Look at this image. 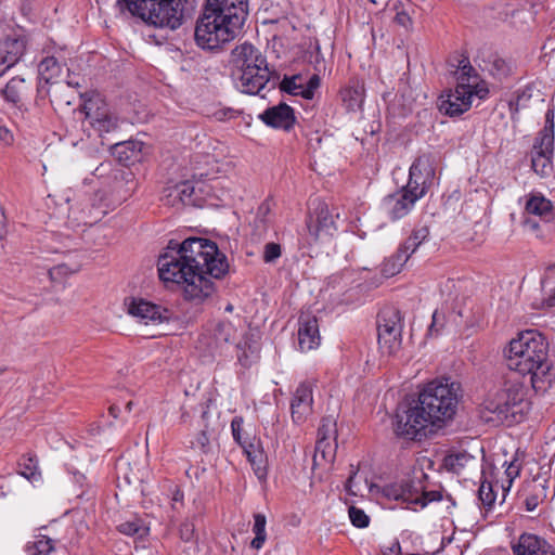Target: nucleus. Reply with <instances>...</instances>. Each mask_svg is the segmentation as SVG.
Segmentation results:
<instances>
[{"instance_id": "f257e3e1", "label": "nucleus", "mask_w": 555, "mask_h": 555, "mask_svg": "<svg viewBox=\"0 0 555 555\" xmlns=\"http://www.w3.org/2000/svg\"><path fill=\"white\" fill-rule=\"evenodd\" d=\"M157 267L164 283L183 285L185 299L196 305L209 299L216 292L214 280L229 272L227 256L215 242L202 237H190L175 246L170 242Z\"/></svg>"}, {"instance_id": "f03ea898", "label": "nucleus", "mask_w": 555, "mask_h": 555, "mask_svg": "<svg viewBox=\"0 0 555 555\" xmlns=\"http://www.w3.org/2000/svg\"><path fill=\"white\" fill-rule=\"evenodd\" d=\"M461 386L449 378L428 383L420 392L416 404L397 414L395 431L409 440H421L429 425L451 420L456 413Z\"/></svg>"}, {"instance_id": "7ed1b4c3", "label": "nucleus", "mask_w": 555, "mask_h": 555, "mask_svg": "<svg viewBox=\"0 0 555 555\" xmlns=\"http://www.w3.org/2000/svg\"><path fill=\"white\" fill-rule=\"evenodd\" d=\"M505 358L509 370L530 375L537 391H544L551 386L555 374L548 360V344L542 334L535 331L520 333L511 340Z\"/></svg>"}, {"instance_id": "20e7f679", "label": "nucleus", "mask_w": 555, "mask_h": 555, "mask_svg": "<svg viewBox=\"0 0 555 555\" xmlns=\"http://www.w3.org/2000/svg\"><path fill=\"white\" fill-rule=\"evenodd\" d=\"M436 164L437 158L431 153L422 154L413 162L406 185L382 202V208L390 220L409 215L415 203L426 195L436 175Z\"/></svg>"}, {"instance_id": "39448f33", "label": "nucleus", "mask_w": 555, "mask_h": 555, "mask_svg": "<svg viewBox=\"0 0 555 555\" xmlns=\"http://www.w3.org/2000/svg\"><path fill=\"white\" fill-rule=\"evenodd\" d=\"M120 12L128 11L156 28L176 30L191 17L196 0H117Z\"/></svg>"}, {"instance_id": "423d86ee", "label": "nucleus", "mask_w": 555, "mask_h": 555, "mask_svg": "<svg viewBox=\"0 0 555 555\" xmlns=\"http://www.w3.org/2000/svg\"><path fill=\"white\" fill-rule=\"evenodd\" d=\"M235 87L246 94H259L268 83L275 87L279 76L271 72L266 56L249 42L236 46L231 52Z\"/></svg>"}, {"instance_id": "0eeeda50", "label": "nucleus", "mask_w": 555, "mask_h": 555, "mask_svg": "<svg viewBox=\"0 0 555 555\" xmlns=\"http://www.w3.org/2000/svg\"><path fill=\"white\" fill-rule=\"evenodd\" d=\"M426 479L427 475L416 469L411 478L384 486L382 493L388 500L399 502L402 508L420 512L428 504L443 499L442 490L427 489Z\"/></svg>"}, {"instance_id": "6e6552de", "label": "nucleus", "mask_w": 555, "mask_h": 555, "mask_svg": "<svg viewBox=\"0 0 555 555\" xmlns=\"http://www.w3.org/2000/svg\"><path fill=\"white\" fill-rule=\"evenodd\" d=\"M243 25L234 23L214 12L203 10L195 26L196 44L204 50H217L232 41L241 31Z\"/></svg>"}, {"instance_id": "1a4fd4ad", "label": "nucleus", "mask_w": 555, "mask_h": 555, "mask_svg": "<svg viewBox=\"0 0 555 555\" xmlns=\"http://www.w3.org/2000/svg\"><path fill=\"white\" fill-rule=\"evenodd\" d=\"M82 109L91 130L102 140L107 134L115 133L120 127L119 117L111 111L106 102L99 94H93L86 99Z\"/></svg>"}, {"instance_id": "9d476101", "label": "nucleus", "mask_w": 555, "mask_h": 555, "mask_svg": "<svg viewBox=\"0 0 555 555\" xmlns=\"http://www.w3.org/2000/svg\"><path fill=\"white\" fill-rule=\"evenodd\" d=\"M402 318L395 307L383 308L377 315V339L385 354L396 353L401 346Z\"/></svg>"}, {"instance_id": "9b49d317", "label": "nucleus", "mask_w": 555, "mask_h": 555, "mask_svg": "<svg viewBox=\"0 0 555 555\" xmlns=\"http://www.w3.org/2000/svg\"><path fill=\"white\" fill-rule=\"evenodd\" d=\"M524 215L522 224L531 232L538 231L540 223H555V208L552 202L540 193L526 196Z\"/></svg>"}, {"instance_id": "f8f14e48", "label": "nucleus", "mask_w": 555, "mask_h": 555, "mask_svg": "<svg viewBox=\"0 0 555 555\" xmlns=\"http://www.w3.org/2000/svg\"><path fill=\"white\" fill-rule=\"evenodd\" d=\"M474 96L475 92L467 89V86L456 85L454 90L440 96L439 111L451 117L460 116L470 108Z\"/></svg>"}, {"instance_id": "ddd939ff", "label": "nucleus", "mask_w": 555, "mask_h": 555, "mask_svg": "<svg viewBox=\"0 0 555 555\" xmlns=\"http://www.w3.org/2000/svg\"><path fill=\"white\" fill-rule=\"evenodd\" d=\"M456 85L467 86V89L475 92L476 98L485 100L489 94V88L486 81L479 78L477 70L472 66L468 57L462 56L457 61L454 72Z\"/></svg>"}, {"instance_id": "4468645a", "label": "nucleus", "mask_w": 555, "mask_h": 555, "mask_svg": "<svg viewBox=\"0 0 555 555\" xmlns=\"http://www.w3.org/2000/svg\"><path fill=\"white\" fill-rule=\"evenodd\" d=\"M208 12H214L227 17L234 23L244 25L248 15L247 0H206L204 7Z\"/></svg>"}, {"instance_id": "2eb2a0df", "label": "nucleus", "mask_w": 555, "mask_h": 555, "mask_svg": "<svg viewBox=\"0 0 555 555\" xmlns=\"http://www.w3.org/2000/svg\"><path fill=\"white\" fill-rule=\"evenodd\" d=\"M128 313L144 324H158L169 320V312L157 305L143 299L132 298L128 304Z\"/></svg>"}, {"instance_id": "dca6fc26", "label": "nucleus", "mask_w": 555, "mask_h": 555, "mask_svg": "<svg viewBox=\"0 0 555 555\" xmlns=\"http://www.w3.org/2000/svg\"><path fill=\"white\" fill-rule=\"evenodd\" d=\"M514 555H555V548L542 537L522 533L512 545Z\"/></svg>"}, {"instance_id": "f3484780", "label": "nucleus", "mask_w": 555, "mask_h": 555, "mask_svg": "<svg viewBox=\"0 0 555 555\" xmlns=\"http://www.w3.org/2000/svg\"><path fill=\"white\" fill-rule=\"evenodd\" d=\"M312 385L308 382L301 383L297 387L291 403L293 421L297 424L305 422L312 413Z\"/></svg>"}, {"instance_id": "a211bd4d", "label": "nucleus", "mask_w": 555, "mask_h": 555, "mask_svg": "<svg viewBox=\"0 0 555 555\" xmlns=\"http://www.w3.org/2000/svg\"><path fill=\"white\" fill-rule=\"evenodd\" d=\"M318 320L314 315L302 313L298 320V345L301 351H310L320 345Z\"/></svg>"}, {"instance_id": "6ab92c4d", "label": "nucleus", "mask_w": 555, "mask_h": 555, "mask_svg": "<svg viewBox=\"0 0 555 555\" xmlns=\"http://www.w3.org/2000/svg\"><path fill=\"white\" fill-rule=\"evenodd\" d=\"M260 118L266 125L286 131L291 130L296 121L294 109L285 103L267 108Z\"/></svg>"}, {"instance_id": "aec40b11", "label": "nucleus", "mask_w": 555, "mask_h": 555, "mask_svg": "<svg viewBox=\"0 0 555 555\" xmlns=\"http://www.w3.org/2000/svg\"><path fill=\"white\" fill-rule=\"evenodd\" d=\"M314 215V217H310L307 223L309 234L314 240H319L322 235H332L335 230V222L327 205L320 203Z\"/></svg>"}, {"instance_id": "412c9836", "label": "nucleus", "mask_w": 555, "mask_h": 555, "mask_svg": "<svg viewBox=\"0 0 555 555\" xmlns=\"http://www.w3.org/2000/svg\"><path fill=\"white\" fill-rule=\"evenodd\" d=\"M25 52L22 38H5L0 42V76L16 64Z\"/></svg>"}, {"instance_id": "4be33fe9", "label": "nucleus", "mask_w": 555, "mask_h": 555, "mask_svg": "<svg viewBox=\"0 0 555 555\" xmlns=\"http://www.w3.org/2000/svg\"><path fill=\"white\" fill-rule=\"evenodd\" d=\"M242 449L257 478L259 480H264L268 475V461L261 442L256 438H253L247 443H244Z\"/></svg>"}, {"instance_id": "5701e85b", "label": "nucleus", "mask_w": 555, "mask_h": 555, "mask_svg": "<svg viewBox=\"0 0 555 555\" xmlns=\"http://www.w3.org/2000/svg\"><path fill=\"white\" fill-rule=\"evenodd\" d=\"M548 492V481L546 479L534 478L524 488L521 498L527 512H533L542 504Z\"/></svg>"}, {"instance_id": "b1692460", "label": "nucleus", "mask_w": 555, "mask_h": 555, "mask_svg": "<svg viewBox=\"0 0 555 555\" xmlns=\"http://www.w3.org/2000/svg\"><path fill=\"white\" fill-rule=\"evenodd\" d=\"M144 144L138 140H128L111 144L112 154L119 163L128 166L140 162Z\"/></svg>"}, {"instance_id": "393cba45", "label": "nucleus", "mask_w": 555, "mask_h": 555, "mask_svg": "<svg viewBox=\"0 0 555 555\" xmlns=\"http://www.w3.org/2000/svg\"><path fill=\"white\" fill-rule=\"evenodd\" d=\"M554 145L552 147L544 146L540 142L534 141L531 153V165L534 172L541 177L548 176L552 171V156Z\"/></svg>"}, {"instance_id": "a878e982", "label": "nucleus", "mask_w": 555, "mask_h": 555, "mask_svg": "<svg viewBox=\"0 0 555 555\" xmlns=\"http://www.w3.org/2000/svg\"><path fill=\"white\" fill-rule=\"evenodd\" d=\"M337 443L325 438H318L313 454V468L332 464L335 460Z\"/></svg>"}, {"instance_id": "bb28decb", "label": "nucleus", "mask_w": 555, "mask_h": 555, "mask_svg": "<svg viewBox=\"0 0 555 555\" xmlns=\"http://www.w3.org/2000/svg\"><path fill=\"white\" fill-rule=\"evenodd\" d=\"M18 474L29 480L31 483L41 481V470L39 468L38 459L33 453L23 454L18 462Z\"/></svg>"}, {"instance_id": "cd10ccee", "label": "nucleus", "mask_w": 555, "mask_h": 555, "mask_svg": "<svg viewBox=\"0 0 555 555\" xmlns=\"http://www.w3.org/2000/svg\"><path fill=\"white\" fill-rule=\"evenodd\" d=\"M524 456L525 453L517 450L513 456V459L507 463H504L505 468V480L502 481L501 489L503 499L505 494L512 488L514 480L520 475L524 465Z\"/></svg>"}, {"instance_id": "c85d7f7f", "label": "nucleus", "mask_w": 555, "mask_h": 555, "mask_svg": "<svg viewBox=\"0 0 555 555\" xmlns=\"http://www.w3.org/2000/svg\"><path fill=\"white\" fill-rule=\"evenodd\" d=\"M500 15H502L504 20H511L514 26L528 23V21L532 18V12L527 9L526 5L518 9L515 2L506 4V8L500 12Z\"/></svg>"}, {"instance_id": "c756f323", "label": "nucleus", "mask_w": 555, "mask_h": 555, "mask_svg": "<svg viewBox=\"0 0 555 555\" xmlns=\"http://www.w3.org/2000/svg\"><path fill=\"white\" fill-rule=\"evenodd\" d=\"M55 548V541L51 538L38 534L34 541H30L26 545V553L28 555H51Z\"/></svg>"}, {"instance_id": "7c9ffc66", "label": "nucleus", "mask_w": 555, "mask_h": 555, "mask_svg": "<svg viewBox=\"0 0 555 555\" xmlns=\"http://www.w3.org/2000/svg\"><path fill=\"white\" fill-rule=\"evenodd\" d=\"M26 90L25 79L22 77H13L7 86L1 90L5 101L17 104Z\"/></svg>"}, {"instance_id": "2f4dec72", "label": "nucleus", "mask_w": 555, "mask_h": 555, "mask_svg": "<svg viewBox=\"0 0 555 555\" xmlns=\"http://www.w3.org/2000/svg\"><path fill=\"white\" fill-rule=\"evenodd\" d=\"M266 525L267 519L263 514L257 513L254 515V525L251 530L255 538L251 540L250 546L255 550H260L267 540Z\"/></svg>"}, {"instance_id": "473e14b6", "label": "nucleus", "mask_w": 555, "mask_h": 555, "mask_svg": "<svg viewBox=\"0 0 555 555\" xmlns=\"http://www.w3.org/2000/svg\"><path fill=\"white\" fill-rule=\"evenodd\" d=\"M406 261V255L399 254L398 251H396V254L385 259V261L383 262L380 267V272L383 276L391 278L398 274Z\"/></svg>"}, {"instance_id": "72a5a7b5", "label": "nucleus", "mask_w": 555, "mask_h": 555, "mask_svg": "<svg viewBox=\"0 0 555 555\" xmlns=\"http://www.w3.org/2000/svg\"><path fill=\"white\" fill-rule=\"evenodd\" d=\"M554 111L548 109L545 114V125L543 129L539 132L538 137L535 138L537 142H540V144L552 147L554 145Z\"/></svg>"}, {"instance_id": "f704fd0d", "label": "nucleus", "mask_w": 555, "mask_h": 555, "mask_svg": "<svg viewBox=\"0 0 555 555\" xmlns=\"http://www.w3.org/2000/svg\"><path fill=\"white\" fill-rule=\"evenodd\" d=\"M60 64L54 56H48L43 59L38 66L41 78L47 82L56 77L60 73Z\"/></svg>"}, {"instance_id": "c9c22d12", "label": "nucleus", "mask_w": 555, "mask_h": 555, "mask_svg": "<svg viewBox=\"0 0 555 555\" xmlns=\"http://www.w3.org/2000/svg\"><path fill=\"white\" fill-rule=\"evenodd\" d=\"M485 69L495 78L506 77L509 73L508 64L501 57L494 55L486 64Z\"/></svg>"}, {"instance_id": "e433bc0d", "label": "nucleus", "mask_w": 555, "mask_h": 555, "mask_svg": "<svg viewBox=\"0 0 555 555\" xmlns=\"http://www.w3.org/2000/svg\"><path fill=\"white\" fill-rule=\"evenodd\" d=\"M468 461L469 455L466 453L449 454L443 460V466L449 472L460 474Z\"/></svg>"}, {"instance_id": "4c0bfd02", "label": "nucleus", "mask_w": 555, "mask_h": 555, "mask_svg": "<svg viewBox=\"0 0 555 555\" xmlns=\"http://www.w3.org/2000/svg\"><path fill=\"white\" fill-rule=\"evenodd\" d=\"M478 499L483 507L491 508L496 500V492L492 482L482 480L478 489Z\"/></svg>"}, {"instance_id": "58836bf2", "label": "nucleus", "mask_w": 555, "mask_h": 555, "mask_svg": "<svg viewBox=\"0 0 555 555\" xmlns=\"http://www.w3.org/2000/svg\"><path fill=\"white\" fill-rule=\"evenodd\" d=\"M512 389H507L506 392L502 393V397L506 396V399H504L503 403H498L495 405V409L493 410L494 413H496L499 416L506 414L509 412L512 408H514L518 402L522 400V393L519 391H515L513 393V397L511 398L509 392Z\"/></svg>"}, {"instance_id": "ea45409f", "label": "nucleus", "mask_w": 555, "mask_h": 555, "mask_svg": "<svg viewBox=\"0 0 555 555\" xmlns=\"http://www.w3.org/2000/svg\"><path fill=\"white\" fill-rule=\"evenodd\" d=\"M119 532L127 535H139L140 538L147 534L149 528L139 519L128 520L118 526Z\"/></svg>"}, {"instance_id": "a19ab883", "label": "nucleus", "mask_w": 555, "mask_h": 555, "mask_svg": "<svg viewBox=\"0 0 555 555\" xmlns=\"http://www.w3.org/2000/svg\"><path fill=\"white\" fill-rule=\"evenodd\" d=\"M235 328L230 322H219L214 330L217 343H229L235 335Z\"/></svg>"}, {"instance_id": "79ce46f5", "label": "nucleus", "mask_w": 555, "mask_h": 555, "mask_svg": "<svg viewBox=\"0 0 555 555\" xmlns=\"http://www.w3.org/2000/svg\"><path fill=\"white\" fill-rule=\"evenodd\" d=\"M336 434V422L332 417L322 418L321 425L318 429V438H325L335 441Z\"/></svg>"}, {"instance_id": "37998d69", "label": "nucleus", "mask_w": 555, "mask_h": 555, "mask_svg": "<svg viewBox=\"0 0 555 555\" xmlns=\"http://www.w3.org/2000/svg\"><path fill=\"white\" fill-rule=\"evenodd\" d=\"M297 80H300V77L293 76L291 78L285 77L281 83L280 88L282 91H285L293 95H301L304 98L305 89L301 83H297Z\"/></svg>"}, {"instance_id": "c03bdc74", "label": "nucleus", "mask_w": 555, "mask_h": 555, "mask_svg": "<svg viewBox=\"0 0 555 555\" xmlns=\"http://www.w3.org/2000/svg\"><path fill=\"white\" fill-rule=\"evenodd\" d=\"M447 319L446 314L440 310H435L431 318V323L428 327V335L431 337H437L441 334Z\"/></svg>"}, {"instance_id": "a18cd8bd", "label": "nucleus", "mask_w": 555, "mask_h": 555, "mask_svg": "<svg viewBox=\"0 0 555 555\" xmlns=\"http://www.w3.org/2000/svg\"><path fill=\"white\" fill-rule=\"evenodd\" d=\"M173 192L183 204H190L194 194V186L190 181H183L175 186Z\"/></svg>"}, {"instance_id": "49530a36", "label": "nucleus", "mask_w": 555, "mask_h": 555, "mask_svg": "<svg viewBox=\"0 0 555 555\" xmlns=\"http://www.w3.org/2000/svg\"><path fill=\"white\" fill-rule=\"evenodd\" d=\"M349 518L351 524L358 528H365L369 526V516L360 508L356 506L349 507Z\"/></svg>"}, {"instance_id": "de8ad7c7", "label": "nucleus", "mask_w": 555, "mask_h": 555, "mask_svg": "<svg viewBox=\"0 0 555 555\" xmlns=\"http://www.w3.org/2000/svg\"><path fill=\"white\" fill-rule=\"evenodd\" d=\"M282 248L278 243H267L263 247V261L266 263H273L281 257Z\"/></svg>"}, {"instance_id": "09e8293b", "label": "nucleus", "mask_w": 555, "mask_h": 555, "mask_svg": "<svg viewBox=\"0 0 555 555\" xmlns=\"http://www.w3.org/2000/svg\"><path fill=\"white\" fill-rule=\"evenodd\" d=\"M231 429L234 440L243 447L244 443H247L249 440L243 438V418L234 417L231 422Z\"/></svg>"}, {"instance_id": "8fccbe9b", "label": "nucleus", "mask_w": 555, "mask_h": 555, "mask_svg": "<svg viewBox=\"0 0 555 555\" xmlns=\"http://www.w3.org/2000/svg\"><path fill=\"white\" fill-rule=\"evenodd\" d=\"M418 244H416L411 237H408L398 248L399 254L406 255V260L416 251L418 248Z\"/></svg>"}, {"instance_id": "3c124183", "label": "nucleus", "mask_w": 555, "mask_h": 555, "mask_svg": "<svg viewBox=\"0 0 555 555\" xmlns=\"http://www.w3.org/2000/svg\"><path fill=\"white\" fill-rule=\"evenodd\" d=\"M179 532H180V538L183 541L189 542L194 537L195 526L191 521H184V522L181 524Z\"/></svg>"}, {"instance_id": "603ef678", "label": "nucleus", "mask_w": 555, "mask_h": 555, "mask_svg": "<svg viewBox=\"0 0 555 555\" xmlns=\"http://www.w3.org/2000/svg\"><path fill=\"white\" fill-rule=\"evenodd\" d=\"M319 85H320L319 76L318 75H313L309 79L308 85L304 86V89H305L304 98L308 99V100L312 99L313 95H314V91L319 87Z\"/></svg>"}, {"instance_id": "864d4df0", "label": "nucleus", "mask_w": 555, "mask_h": 555, "mask_svg": "<svg viewBox=\"0 0 555 555\" xmlns=\"http://www.w3.org/2000/svg\"><path fill=\"white\" fill-rule=\"evenodd\" d=\"M393 20L398 25H400L404 28H409L412 25V20L410 17L409 13L403 9L397 11Z\"/></svg>"}, {"instance_id": "5fc2aeb1", "label": "nucleus", "mask_w": 555, "mask_h": 555, "mask_svg": "<svg viewBox=\"0 0 555 555\" xmlns=\"http://www.w3.org/2000/svg\"><path fill=\"white\" fill-rule=\"evenodd\" d=\"M428 234V229L426 227H422L414 230L409 237H411L416 244L421 245L427 238Z\"/></svg>"}, {"instance_id": "6e6d98bb", "label": "nucleus", "mask_w": 555, "mask_h": 555, "mask_svg": "<svg viewBox=\"0 0 555 555\" xmlns=\"http://www.w3.org/2000/svg\"><path fill=\"white\" fill-rule=\"evenodd\" d=\"M108 211V205L101 204L99 206L92 205V208L90 210V214H93V220L96 221L101 219L103 216H105Z\"/></svg>"}, {"instance_id": "4d7b16f0", "label": "nucleus", "mask_w": 555, "mask_h": 555, "mask_svg": "<svg viewBox=\"0 0 555 555\" xmlns=\"http://www.w3.org/2000/svg\"><path fill=\"white\" fill-rule=\"evenodd\" d=\"M195 447L199 448L202 451H206V447L209 443V438L205 431H201L196 438L195 442H192Z\"/></svg>"}, {"instance_id": "13d9d810", "label": "nucleus", "mask_w": 555, "mask_h": 555, "mask_svg": "<svg viewBox=\"0 0 555 555\" xmlns=\"http://www.w3.org/2000/svg\"><path fill=\"white\" fill-rule=\"evenodd\" d=\"M400 543L398 541H395L391 546L385 547L383 551L384 555H398L400 553Z\"/></svg>"}, {"instance_id": "bf43d9fd", "label": "nucleus", "mask_w": 555, "mask_h": 555, "mask_svg": "<svg viewBox=\"0 0 555 555\" xmlns=\"http://www.w3.org/2000/svg\"><path fill=\"white\" fill-rule=\"evenodd\" d=\"M0 139L5 143L10 144L13 140V135L5 127H0Z\"/></svg>"}, {"instance_id": "052dcab7", "label": "nucleus", "mask_w": 555, "mask_h": 555, "mask_svg": "<svg viewBox=\"0 0 555 555\" xmlns=\"http://www.w3.org/2000/svg\"><path fill=\"white\" fill-rule=\"evenodd\" d=\"M356 474H357L356 472H352L345 483V489L352 495H356V492L353 491V479H354Z\"/></svg>"}, {"instance_id": "680f3d73", "label": "nucleus", "mask_w": 555, "mask_h": 555, "mask_svg": "<svg viewBox=\"0 0 555 555\" xmlns=\"http://www.w3.org/2000/svg\"><path fill=\"white\" fill-rule=\"evenodd\" d=\"M542 305L545 307H555V288L553 289L552 294L546 299H544Z\"/></svg>"}, {"instance_id": "e2e57ef3", "label": "nucleus", "mask_w": 555, "mask_h": 555, "mask_svg": "<svg viewBox=\"0 0 555 555\" xmlns=\"http://www.w3.org/2000/svg\"><path fill=\"white\" fill-rule=\"evenodd\" d=\"M221 113H222V116H220L219 119H231V118H234L237 114V112L234 109H227Z\"/></svg>"}, {"instance_id": "0e129e2a", "label": "nucleus", "mask_w": 555, "mask_h": 555, "mask_svg": "<svg viewBox=\"0 0 555 555\" xmlns=\"http://www.w3.org/2000/svg\"><path fill=\"white\" fill-rule=\"evenodd\" d=\"M66 266H57L55 268H53L52 270H50V275L53 278L54 274L56 273H66Z\"/></svg>"}, {"instance_id": "69168bd1", "label": "nucleus", "mask_w": 555, "mask_h": 555, "mask_svg": "<svg viewBox=\"0 0 555 555\" xmlns=\"http://www.w3.org/2000/svg\"><path fill=\"white\" fill-rule=\"evenodd\" d=\"M183 500V492L179 489H177L175 492H173V495H172V501L175 502H181Z\"/></svg>"}, {"instance_id": "338daca9", "label": "nucleus", "mask_w": 555, "mask_h": 555, "mask_svg": "<svg viewBox=\"0 0 555 555\" xmlns=\"http://www.w3.org/2000/svg\"><path fill=\"white\" fill-rule=\"evenodd\" d=\"M4 234V212L0 208V237Z\"/></svg>"}, {"instance_id": "774afa93", "label": "nucleus", "mask_w": 555, "mask_h": 555, "mask_svg": "<svg viewBox=\"0 0 555 555\" xmlns=\"http://www.w3.org/2000/svg\"><path fill=\"white\" fill-rule=\"evenodd\" d=\"M116 411H117V409H116L115 406H111V408H109V413H111L114 417H117Z\"/></svg>"}]
</instances>
